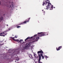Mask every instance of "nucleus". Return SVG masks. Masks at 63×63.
Masks as SVG:
<instances>
[{
  "mask_svg": "<svg viewBox=\"0 0 63 63\" xmlns=\"http://www.w3.org/2000/svg\"><path fill=\"white\" fill-rule=\"evenodd\" d=\"M44 5H47L46 6V8H45V9L48 10L50 8V10H51L53 9V6L51 5V4L50 3L49 0H44L43 4V6H44Z\"/></svg>",
  "mask_w": 63,
  "mask_h": 63,
  "instance_id": "nucleus-1",
  "label": "nucleus"
},
{
  "mask_svg": "<svg viewBox=\"0 0 63 63\" xmlns=\"http://www.w3.org/2000/svg\"><path fill=\"white\" fill-rule=\"evenodd\" d=\"M37 36V34H36L35 35H34V36L33 37L32 36L31 37H27L26 39L25 40V41L26 42V41L28 39H30V38H33V39H35V38H36L35 39V40L36 41H38L40 39V38H39V37H36Z\"/></svg>",
  "mask_w": 63,
  "mask_h": 63,
  "instance_id": "nucleus-2",
  "label": "nucleus"
},
{
  "mask_svg": "<svg viewBox=\"0 0 63 63\" xmlns=\"http://www.w3.org/2000/svg\"><path fill=\"white\" fill-rule=\"evenodd\" d=\"M32 43H28L26 45L25 47L24 48V49H30V46L31 45Z\"/></svg>",
  "mask_w": 63,
  "mask_h": 63,
  "instance_id": "nucleus-3",
  "label": "nucleus"
},
{
  "mask_svg": "<svg viewBox=\"0 0 63 63\" xmlns=\"http://www.w3.org/2000/svg\"><path fill=\"white\" fill-rule=\"evenodd\" d=\"M11 1L9 2V3H10V4L9 5H7V7H9V6L10 7H11L12 10H13V9H14L15 8V6H14V5H15V4L13 2H12L11 3Z\"/></svg>",
  "mask_w": 63,
  "mask_h": 63,
  "instance_id": "nucleus-4",
  "label": "nucleus"
},
{
  "mask_svg": "<svg viewBox=\"0 0 63 63\" xmlns=\"http://www.w3.org/2000/svg\"><path fill=\"white\" fill-rule=\"evenodd\" d=\"M11 39H12L13 40H14V41H16L17 42V43H22V42H23V40L22 39L19 40V39H15V37H14L13 38L11 37H10Z\"/></svg>",
  "mask_w": 63,
  "mask_h": 63,
  "instance_id": "nucleus-5",
  "label": "nucleus"
},
{
  "mask_svg": "<svg viewBox=\"0 0 63 63\" xmlns=\"http://www.w3.org/2000/svg\"><path fill=\"white\" fill-rule=\"evenodd\" d=\"M41 33H42V34H39V37H42V36H45V35H47L46 34H47V33L45 32H39L37 33L38 34H41Z\"/></svg>",
  "mask_w": 63,
  "mask_h": 63,
  "instance_id": "nucleus-6",
  "label": "nucleus"
},
{
  "mask_svg": "<svg viewBox=\"0 0 63 63\" xmlns=\"http://www.w3.org/2000/svg\"><path fill=\"white\" fill-rule=\"evenodd\" d=\"M6 32H4L1 33H0V36H3V37H5V35H7V33H5Z\"/></svg>",
  "mask_w": 63,
  "mask_h": 63,
  "instance_id": "nucleus-7",
  "label": "nucleus"
},
{
  "mask_svg": "<svg viewBox=\"0 0 63 63\" xmlns=\"http://www.w3.org/2000/svg\"><path fill=\"white\" fill-rule=\"evenodd\" d=\"M29 20L27 21H24L23 22V23H21L20 24V25H21V24H25V23H26L27 22H28L29 21Z\"/></svg>",
  "mask_w": 63,
  "mask_h": 63,
  "instance_id": "nucleus-8",
  "label": "nucleus"
},
{
  "mask_svg": "<svg viewBox=\"0 0 63 63\" xmlns=\"http://www.w3.org/2000/svg\"><path fill=\"white\" fill-rule=\"evenodd\" d=\"M17 26V25H14L13 27H11L10 28V29H13V28H15V27H16Z\"/></svg>",
  "mask_w": 63,
  "mask_h": 63,
  "instance_id": "nucleus-9",
  "label": "nucleus"
},
{
  "mask_svg": "<svg viewBox=\"0 0 63 63\" xmlns=\"http://www.w3.org/2000/svg\"><path fill=\"white\" fill-rule=\"evenodd\" d=\"M61 48H62V46H60L58 48V49H57V48H56L57 50V51L59 50H60V49Z\"/></svg>",
  "mask_w": 63,
  "mask_h": 63,
  "instance_id": "nucleus-10",
  "label": "nucleus"
},
{
  "mask_svg": "<svg viewBox=\"0 0 63 63\" xmlns=\"http://www.w3.org/2000/svg\"><path fill=\"white\" fill-rule=\"evenodd\" d=\"M37 53L38 54H39L40 53H44V52H43V51H42V50H41L38 51L37 52Z\"/></svg>",
  "mask_w": 63,
  "mask_h": 63,
  "instance_id": "nucleus-11",
  "label": "nucleus"
},
{
  "mask_svg": "<svg viewBox=\"0 0 63 63\" xmlns=\"http://www.w3.org/2000/svg\"><path fill=\"white\" fill-rule=\"evenodd\" d=\"M34 57L35 58H38V56H37V55H36V54H34Z\"/></svg>",
  "mask_w": 63,
  "mask_h": 63,
  "instance_id": "nucleus-12",
  "label": "nucleus"
},
{
  "mask_svg": "<svg viewBox=\"0 0 63 63\" xmlns=\"http://www.w3.org/2000/svg\"><path fill=\"white\" fill-rule=\"evenodd\" d=\"M3 20V17H0V22H1Z\"/></svg>",
  "mask_w": 63,
  "mask_h": 63,
  "instance_id": "nucleus-13",
  "label": "nucleus"
},
{
  "mask_svg": "<svg viewBox=\"0 0 63 63\" xmlns=\"http://www.w3.org/2000/svg\"><path fill=\"white\" fill-rule=\"evenodd\" d=\"M29 56L30 57V58H31V59H32V58H33V57H32V55H31V54H30L29 55Z\"/></svg>",
  "mask_w": 63,
  "mask_h": 63,
  "instance_id": "nucleus-14",
  "label": "nucleus"
},
{
  "mask_svg": "<svg viewBox=\"0 0 63 63\" xmlns=\"http://www.w3.org/2000/svg\"><path fill=\"white\" fill-rule=\"evenodd\" d=\"M44 57H45V58L46 59V60H47V58H48V57L47 56L45 55Z\"/></svg>",
  "mask_w": 63,
  "mask_h": 63,
  "instance_id": "nucleus-15",
  "label": "nucleus"
},
{
  "mask_svg": "<svg viewBox=\"0 0 63 63\" xmlns=\"http://www.w3.org/2000/svg\"><path fill=\"white\" fill-rule=\"evenodd\" d=\"M19 59V58H18V57L17 58H16V60H17V61H18Z\"/></svg>",
  "mask_w": 63,
  "mask_h": 63,
  "instance_id": "nucleus-16",
  "label": "nucleus"
},
{
  "mask_svg": "<svg viewBox=\"0 0 63 63\" xmlns=\"http://www.w3.org/2000/svg\"><path fill=\"white\" fill-rule=\"evenodd\" d=\"M15 38H17V36H15Z\"/></svg>",
  "mask_w": 63,
  "mask_h": 63,
  "instance_id": "nucleus-17",
  "label": "nucleus"
},
{
  "mask_svg": "<svg viewBox=\"0 0 63 63\" xmlns=\"http://www.w3.org/2000/svg\"><path fill=\"white\" fill-rule=\"evenodd\" d=\"M19 27H20V26H17V28H19Z\"/></svg>",
  "mask_w": 63,
  "mask_h": 63,
  "instance_id": "nucleus-18",
  "label": "nucleus"
},
{
  "mask_svg": "<svg viewBox=\"0 0 63 63\" xmlns=\"http://www.w3.org/2000/svg\"><path fill=\"white\" fill-rule=\"evenodd\" d=\"M6 26H9L8 25V24H6Z\"/></svg>",
  "mask_w": 63,
  "mask_h": 63,
  "instance_id": "nucleus-19",
  "label": "nucleus"
},
{
  "mask_svg": "<svg viewBox=\"0 0 63 63\" xmlns=\"http://www.w3.org/2000/svg\"><path fill=\"white\" fill-rule=\"evenodd\" d=\"M30 18H29V19H30Z\"/></svg>",
  "mask_w": 63,
  "mask_h": 63,
  "instance_id": "nucleus-20",
  "label": "nucleus"
},
{
  "mask_svg": "<svg viewBox=\"0 0 63 63\" xmlns=\"http://www.w3.org/2000/svg\"><path fill=\"white\" fill-rule=\"evenodd\" d=\"M2 45L3 44H0V46H2Z\"/></svg>",
  "mask_w": 63,
  "mask_h": 63,
  "instance_id": "nucleus-21",
  "label": "nucleus"
},
{
  "mask_svg": "<svg viewBox=\"0 0 63 63\" xmlns=\"http://www.w3.org/2000/svg\"><path fill=\"white\" fill-rule=\"evenodd\" d=\"M1 2H0V4H1Z\"/></svg>",
  "mask_w": 63,
  "mask_h": 63,
  "instance_id": "nucleus-22",
  "label": "nucleus"
},
{
  "mask_svg": "<svg viewBox=\"0 0 63 63\" xmlns=\"http://www.w3.org/2000/svg\"><path fill=\"white\" fill-rule=\"evenodd\" d=\"M24 43V42H23V43H22V44H23Z\"/></svg>",
  "mask_w": 63,
  "mask_h": 63,
  "instance_id": "nucleus-23",
  "label": "nucleus"
},
{
  "mask_svg": "<svg viewBox=\"0 0 63 63\" xmlns=\"http://www.w3.org/2000/svg\"><path fill=\"white\" fill-rule=\"evenodd\" d=\"M54 9H55V7H54Z\"/></svg>",
  "mask_w": 63,
  "mask_h": 63,
  "instance_id": "nucleus-24",
  "label": "nucleus"
},
{
  "mask_svg": "<svg viewBox=\"0 0 63 63\" xmlns=\"http://www.w3.org/2000/svg\"><path fill=\"white\" fill-rule=\"evenodd\" d=\"M47 35H48V33H47Z\"/></svg>",
  "mask_w": 63,
  "mask_h": 63,
  "instance_id": "nucleus-25",
  "label": "nucleus"
},
{
  "mask_svg": "<svg viewBox=\"0 0 63 63\" xmlns=\"http://www.w3.org/2000/svg\"><path fill=\"white\" fill-rule=\"evenodd\" d=\"M14 36V35H12V36Z\"/></svg>",
  "mask_w": 63,
  "mask_h": 63,
  "instance_id": "nucleus-26",
  "label": "nucleus"
},
{
  "mask_svg": "<svg viewBox=\"0 0 63 63\" xmlns=\"http://www.w3.org/2000/svg\"><path fill=\"white\" fill-rule=\"evenodd\" d=\"M9 30H10V29H9Z\"/></svg>",
  "mask_w": 63,
  "mask_h": 63,
  "instance_id": "nucleus-27",
  "label": "nucleus"
},
{
  "mask_svg": "<svg viewBox=\"0 0 63 63\" xmlns=\"http://www.w3.org/2000/svg\"><path fill=\"white\" fill-rule=\"evenodd\" d=\"M42 11H44V10H42Z\"/></svg>",
  "mask_w": 63,
  "mask_h": 63,
  "instance_id": "nucleus-28",
  "label": "nucleus"
},
{
  "mask_svg": "<svg viewBox=\"0 0 63 63\" xmlns=\"http://www.w3.org/2000/svg\"><path fill=\"white\" fill-rule=\"evenodd\" d=\"M15 62H16V61H15Z\"/></svg>",
  "mask_w": 63,
  "mask_h": 63,
  "instance_id": "nucleus-29",
  "label": "nucleus"
},
{
  "mask_svg": "<svg viewBox=\"0 0 63 63\" xmlns=\"http://www.w3.org/2000/svg\"><path fill=\"white\" fill-rule=\"evenodd\" d=\"M20 9H21V8H20Z\"/></svg>",
  "mask_w": 63,
  "mask_h": 63,
  "instance_id": "nucleus-30",
  "label": "nucleus"
}]
</instances>
